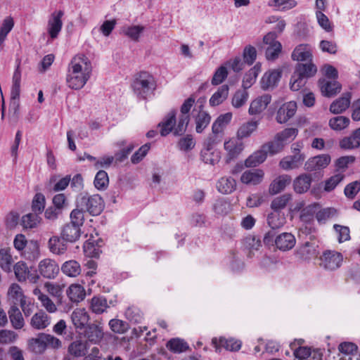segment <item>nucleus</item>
Returning <instances> with one entry per match:
<instances>
[{
  "label": "nucleus",
  "mask_w": 360,
  "mask_h": 360,
  "mask_svg": "<svg viewBox=\"0 0 360 360\" xmlns=\"http://www.w3.org/2000/svg\"><path fill=\"white\" fill-rule=\"evenodd\" d=\"M92 66L90 60L84 54L73 57L68 65L66 84L74 90L81 89L90 79Z\"/></svg>",
  "instance_id": "obj_1"
},
{
  "label": "nucleus",
  "mask_w": 360,
  "mask_h": 360,
  "mask_svg": "<svg viewBox=\"0 0 360 360\" xmlns=\"http://www.w3.org/2000/svg\"><path fill=\"white\" fill-rule=\"evenodd\" d=\"M157 86L154 77L148 72L137 73L131 83V88L139 99L145 100L153 94Z\"/></svg>",
  "instance_id": "obj_2"
},
{
  "label": "nucleus",
  "mask_w": 360,
  "mask_h": 360,
  "mask_svg": "<svg viewBox=\"0 0 360 360\" xmlns=\"http://www.w3.org/2000/svg\"><path fill=\"white\" fill-rule=\"evenodd\" d=\"M176 115V111L172 110L165 116L163 121L158 124V127H160V134L162 136L168 135L172 131L175 136H180L186 131L190 121V115H180L177 126L174 127Z\"/></svg>",
  "instance_id": "obj_3"
},
{
  "label": "nucleus",
  "mask_w": 360,
  "mask_h": 360,
  "mask_svg": "<svg viewBox=\"0 0 360 360\" xmlns=\"http://www.w3.org/2000/svg\"><path fill=\"white\" fill-rule=\"evenodd\" d=\"M77 206L85 210L91 215L98 216L103 212L105 203L98 194L93 195L82 194L77 200Z\"/></svg>",
  "instance_id": "obj_4"
},
{
  "label": "nucleus",
  "mask_w": 360,
  "mask_h": 360,
  "mask_svg": "<svg viewBox=\"0 0 360 360\" xmlns=\"http://www.w3.org/2000/svg\"><path fill=\"white\" fill-rule=\"evenodd\" d=\"M321 266L329 271L338 269L342 262L343 257L341 253L335 250H326L320 257Z\"/></svg>",
  "instance_id": "obj_5"
},
{
  "label": "nucleus",
  "mask_w": 360,
  "mask_h": 360,
  "mask_svg": "<svg viewBox=\"0 0 360 360\" xmlns=\"http://www.w3.org/2000/svg\"><path fill=\"white\" fill-rule=\"evenodd\" d=\"M13 269L15 277L19 282L25 281L27 279L30 282L36 283L39 279L37 271L36 270L32 272L30 271L24 262H17L14 265Z\"/></svg>",
  "instance_id": "obj_6"
},
{
  "label": "nucleus",
  "mask_w": 360,
  "mask_h": 360,
  "mask_svg": "<svg viewBox=\"0 0 360 360\" xmlns=\"http://www.w3.org/2000/svg\"><path fill=\"white\" fill-rule=\"evenodd\" d=\"M59 266L51 259H42L38 265L37 272L45 278L53 279L59 273Z\"/></svg>",
  "instance_id": "obj_7"
},
{
  "label": "nucleus",
  "mask_w": 360,
  "mask_h": 360,
  "mask_svg": "<svg viewBox=\"0 0 360 360\" xmlns=\"http://www.w3.org/2000/svg\"><path fill=\"white\" fill-rule=\"evenodd\" d=\"M64 12L61 10L56 11L51 13L48 20V33L51 39L58 37L63 27L62 18Z\"/></svg>",
  "instance_id": "obj_8"
},
{
  "label": "nucleus",
  "mask_w": 360,
  "mask_h": 360,
  "mask_svg": "<svg viewBox=\"0 0 360 360\" xmlns=\"http://www.w3.org/2000/svg\"><path fill=\"white\" fill-rule=\"evenodd\" d=\"M87 342L98 344L103 338L104 333L103 326L100 324L89 323L82 333Z\"/></svg>",
  "instance_id": "obj_9"
},
{
  "label": "nucleus",
  "mask_w": 360,
  "mask_h": 360,
  "mask_svg": "<svg viewBox=\"0 0 360 360\" xmlns=\"http://www.w3.org/2000/svg\"><path fill=\"white\" fill-rule=\"evenodd\" d=\"M330 162V156L322 154L309 158L304 165V168L309 172L321 170L326 168Z\"/></svg>",
  "instance_id": "obj_10"
},
{
  "label": "nucleus",
  "mask_w": 360,
  "mask_h": 360,
  "mask_svg": "<svg viewBox=\"0 0 360 360\" xmlns=\"http://www.w3.org/2000/svg\"><path fill=\"white\" fill-rule=\"evenodd\" d=\"M296 111V102H287L283 104L278 110L276 120L280 124L285 123L295 115Z\"/></svg>",
  "instance_id": "obj_11"
},
{
  "label": "nucleus",
  "mask_w": 360,
  "mask_h": 360,
  "mask_svg": "<svg viewBox=\"0 0 360 360\" xmlns=\"http://www.w3.org/2000/svg\"><path fill=\"white\" fill-rule=\"evenodd\" d=\"M352 93L345 92L330 105V112L335 115L344 112L351 105Z\"/></svg>",
  "instance_id": "obj_12"
},
{
  "label": "nucleus",
  "mask_w": 360,
  "mask_h": 360,
  "mask_svg": "<svg viewBox=\"0 0 360 360\" xmlns=\"http://www.w3.org/2000/svg\"><path fill=\"white\" fill-rule=\"evenodd\" d=\"M319 85L322 95L326 97L335 96L342 89V85L338 81H329L325 78L319 80Z\"/></svg>",
  "instance_id": "obj_13"
},
{
  "label": "nucleus",
  "mask_w": 360,
  "mask_h": 360,
  "mask_svg": "<svg viewBox=\"0 0 360 360\" xmlns=\"http://www.w3.org/2000/svg\"><path fill=\"white\" fill-rule=\"evenodd\" d=\"M13 84L11 91V103L16 108L19 106V98L20 93V82H21V71L20 69V63L16 66L13 75Z\"/></svg>",
  "instance_id": "obj_14"
},
{
  "label": "nucleus",
  "mask_w": 360,
  "mask_h": 360,
  "mask_svg": "<svg viewBox=\"0 0 360 360\" xmlns=\"http://www.w3.org/2000/svg\"><path fill=\"white\" fill-rule=\"evenodd\" d=\"M281 77V72L278 70H274L265 72L261 79V87L263 90L273 89L277 86Z\"/></svg>",
  "instance_id": "obj_15"
},
{
  "label": "nucleus",
  "mask_w": 360,
  "mask_h": 360,
  "mask_svg": "<svg viewBox=\"0 0 360 360\" xmlns=\"http://www.w3.org/2000/svg\"><path fill=\"white\" fill-rule=\"evenodd\" d=\"M271 96L269 94H264L253 100L249 108L250 115H258L263 112L270 103Z\"/></svg>",
  "instance_id": "obj_16"
},
{
  "label": "nucleus",
  "mask_w": 360,
  "mask_h": 360,
  "mask_svg": "<svg viewBox=\"0 0 360 360\" xmlns=\"http://www.w3.org/2000/svg\"><path fill=\"white\" fill-rule=\"evenodd\" d=\"M61 238L67 243H75L81 236V229L70 223L65 224L60 232Z\"/></svg>",
  "instance_id": "obj_17"
},
{
  "label": "nucleus",
  "mask_w": 360,
  "mask_h": 360,
  "mask_svg": "<svg viewBox=\"0 0 360 360\" xmlns=\"http://www.w3.org/2000/svg\"><path fill=\"white\" fill-rule=\"evenodd\" d=\"M317 247L314 242L307 241L297 249L296 255L301 259H311L317 256Z\"/></svg>",
  "instance_id": "obj_18"
},
{
  "label": "nucleus",
  "mask_w": 360,
  "mask_h": 360,
  "mask_svg": "<svg viewBox=\"0 0 360 360\" xmlns=\"http://www.w3.org/2000/svg\"><path fill=\"white\" fill-rule=\"evenodd\" d=\"M296 243L295 236L290 233H283L275 238V245L281 250L292 249Z\"/></svg>",
  "instance_id": "obj_19"
},
{
  "label": "nucleus",
  "mask_w": 360,
  "mask_h": 360,
  "mask_svg": "<svg viewBox=\"0 0 360 360\" xmlns=\"http://www.w3.org/2000/svg\"><path fill=\"white\" fill-rule=\"evenodd\" d=\"M73 325L77 329H84L88 324L89 316L85 309H75L71 315Z\"/></svg>",
  "instance_id": "obj_20"
},
{
  "label": "nucleus",
  "mask_w": 360,
  "mask_h": 360,
  "mask_svg": "<svg viewBox=\"0 0 360 360\" xmlns=\"http://www.w3.org/2000/svg\"><path fill=\"white\" fill-rule=\"evenodd\" d=\"M202 160L211 165H214L218 163L220 160V153L216 150L212 149L211 143H207L205 148L201 150L200 153Z\"/></svg>",
  "instance_id": "obj_21"
},
{
  "label": "nucleus",
  "mask_w": 360,
  "mask_h": 360,
  "mask_svg": "<svg viewBox=\"0 0 360 360\" xmlns=\"http://www.w3.org/2000/svg\"><path fill=\"white\" fill-rule=\"evenodd\" d=\"M212 343L218 349L219 347H224L226 349L236 352L238 351L241 347V341L234 339H226L224 338H220L219 342L216 338L212 340Z\"/></svg>",
  "instance_id": "obj_22"
},
{
  "label": "nucleus",
  "mask_w": 360,
  "mask_h": 360,
  "mask_svg": "<svg viewBox=\"0 0 360 360\" xmlns=\"http://www.w3.org/2000/svg\"><path fill=\"white\" fill-rule=\"evenodd\" d=\"M264 172L261 169H250L245 171L241 176L240 180L245 184H259L263 179Z\"/></svg>",
  "instance_id": "obj_23"
},
{
  "label": "nucleus",
  "mask_w": 360,
  "mask_h": 360,
  "mask_svg": "<svg viewBox=\"0 0 360 360\" xmlns=\"http://www.w3.org/2000/svg\"><path fill=\"white\" fill-rule=\"evenodd\" d=\"M312 178L310 174H302L298 176L293 182L294 190L297 193H306L310 188Z\"/></svg>",
  "instance_id": "obj_24"
},
{
  "label": "nucleus",
  "mask_w": 360,
  "mask_h": 360,
  "mask_svg": "<svg viewBox=\"0 0 360 360\" xmlns=\"http://www.w3.org/2000/svg\"><path fill=\"white\" fill-rule=\"evenodd\" d=\"M260 71L261 64L258 63L245 74L242 82V87L243 89H248L255 83L257 77Z\"/></svg>",
  "instance_id": "obj_25"
},
{
  "label": "nucleus",
  "mask_w": 360,
  "mask_h": 360,
  "mask_svg": "<svg viewBox=\"0 0 360 360\" xmlns=\"http://www.w3.org/2000/svg\"><path fill=\"white\" fill-rule=\"evenodd\" d=\"M291 57L293 60L311 61L312 54L307 44H300L297 46L292 51Z\"/></svg>",
  "instance_id": "obj_26"
},
{
  "label": "nucleus",
  "mask_w": 360,
  "mask_h": 360,
  "mask_svg": "<svg viewBox=\"0 0 360 360\" xmlns=\"http://www.w3.org/2000/svg\"><path fill=\"white\" fill-rule=\"evenodd\" d=\"M46 348L45 333H41L37 338L28 340V349L33 353L42 354Z\"/></svg>",
  "instance_id": "obj_27"
},
{
  "label": "nucleus",
  "mask_w": 360,
  "mask_h": 360,
  "mask_svg": "<svg viewBox=\"0 0 360 360\" xmlns=\"http://www.w3.org/2000/svg\"><path fill=\"white\" fill-rule=\"evenodd\" d=\"M66 241L58 236L51 237L48 242L49 250L56 255H62L67 250Z\"/></svg>",
  "instance_id": "obj_28"
},
{
  "label": "nucleus",
  "mask_w": 360,
  "mask_h": 360,
  "mask_svg": "<svg viewBox=\"0 0 360 360\" xmlns=\"http://www.w3.org/2000/svg\"><path fill=\"white\" fill-rule=\"evenodd\" d=\"M8 313L12 326L15 329H21L24 326L25 322L21 311L16 306L15 302L11 307Z\"/></svg>",
  "instance_id": "obj_29"
},
{
  "label": "nucleus",
  "mask_w": 360,
  "mask_h": 360,
  "mask_svg": "<svg viewBox=\"0 0 360 360\" xmlns=\"http://www.w3.org/2000/svg\"><path fill=\"white\" fill-rule=\"evenodd\" d=\"M229 92V86L227 84L221 85L210 98L209 103L210 106L215 107L221 104L228 98Z\"/></svg>",
  "instance_id": "obj_30"
},
{
  "label": "nucleus",
  "mask_w": 360,
  "mask_h": 360,
  "mask_svg": "<svg viewBox=\"0 0 360 360\" xmlns=\"http://www.w3.org/2000/svg\"><path fill=\"white\" fill-rule=\"evenodd\" d=\"M291 181V177L289 175H281L273 181L269 186V193L272 195L277 194L284 190L287 185Z\"/></svg>",
  "instance_id": "obj_31"
},
{
  "label": "nucleus",
  "mask_w": 360,
  "mask_h": 360,
  "mask_svg": "<svg viewBox=\"0 0 360 360\" xmlns=\"http://www.w3.org/2000/svg\"><path fill=\"white\" fill-rule=\"evenodd\" d=\"M217 190L223 194H229L233 192L236 188V181L231 177H222L217 182Z\"/></svg>",
  "instance_id": "obj_32"
},
{
  "label": "nucleus",
  "mask_w": 360,
  "mask_h": 360,
  "mask_svg": "<svg viewBox=\"0 0 360 360\" xmlns=\"http://www.w3.org/2000/svg\"><path fill=\"white\" fill-rule=\"evenodd\" d=\"M87 341L76 340L71 342L68 347V352L75 356L80 357L86 355L87 352Z\"/></svg>",
  "instance_id": "obj_33"
},
{
  "label": "nucleus",
  "mask_w": 360,
  "mask_h": 360,
  "mask_svg": "<svg viewBox=\"0 0 360 360\" xmlns=\"http://www.w3.org/2000/svg\"><path fill=\"white\" fill-rule=\"evenodd\" d=\"M50 324L49 316L44 311H39L34 314L31 319L30 325L32 328L41 330Z\"/></svg>",
  "instance_id": "obj_34"
},
{
  "label": "nucleus",
  "mask_w": 360,
  "mask_h": 360,
  "mask_svg": "<svg viewBox=\"0 0 360 360\" xmlns=\"http://www.w3.org/2000/svg\"><path fill=\"white\" fill-rule=\"evenodd\" d=\"M62 272L69 277H77L81 274L82 268L76 260H69L64 262L61 266Z\"/></svg>",
  "instance_id": "obj_35"
},
{
  "label": "nucleus",
  "mask_w": 360,
  "mask_h": 360,
  "mask_svg": "<svg viewBox=\"0 0 360 360\" xmlns=\"http://www.w3.org/2000/svg\"><path fill=\"white\" fill-rule=\"evenodd\" d=\"M340 147L345 150H352L360 147V137L353 131L349 136H345L340 141Z\"/></svg>",
  "instance_id": "obj_36"
},
{
  "label": "nucleus",
  "mask_w": 360,
  "mask_h": 360,
  "mask_svg": "<svg viewBox=\"0 0 360 360\" xmlns=\"http://www.w3.org/2000/svg\"><path fill=\"white\" fill-rule=\"evenodd\" d=\"M295 71L307 80L309 78L316 75L317 68L312 63H297L295 66Z\"/></svg>",
  "instance_id": "obj_37"
},
{
  "label": "nucleus",
  "mask_w": 360,
  "mask_h": 360,
  "mask_svg": "<svg viewBox=\"0 0 360 360\" xmlns=\"http://www.w3.org/2000/svg\"><path fill=\"white\" fill-rule=\"evenodd\" d=\"M232 116L231 112H226L225 114L220 115L212 124V133L218 134L219 133L222 132L224 128L231 122Z\"/></svg>",
  "instance_id": "obj_38"
},
{
  "label": "nucleus",
  "mask_w": 360,
  "mask_h": 360,
  "mask_svg": "<svg viewBox=\"0 0 360 360\" xmlns=\"http://www.w3.org/2000/svg\"><path fill=\"white\" fill-rule=\"evenodd\" d=\"M67 295L73 302H79L83 300L86 296L84 288L79 284L71 285L67 290Z\"/></svg>",
  "instance_id": "obj_39"
},
{
  "label": "nucleus",
  "mask_w": 360,
  "mask_h": 360,
  "mask_svg": "<svg viewBox=\"0 0 360 360\" xmlns=\"http://www.w3.org/2000/svg\"><path fill=\"white\" fill-rule=\"evenodd\" d=\"M267 154L262 146L261 149L255 152L245 160V165L248 167H255L264 162L266 159Z\"/></svg>",
  "instance_id": "obj_40"
},
{
  "label": "nucleus",
  "mask_w": 360,
  "mask_h": 360,
  "mask_svg": "<svg viewBox=\"0 0 360 360\" xmlns=\"http://www.w3.org/2000/svg\"><path fill=\"white\" fill-rule=\"evenodd\" d=\"M224 148L228 152V157L229 160L234 159L243 151L244 148L242 142L230 140L224 143Z\"/></svg>",
  "instance_id": "obj_41"
},
{
  "label": "nucleus",
  "mask_w": 360,
  "mask_h": 360,
  "mask_svg": "<svg viewBox=\"0 0 360 360\" xmlns=\"http://www.w3.org/2000/svg\"><path fill=\"white\" fill-rule=\"evenodd\" d=\"M101 245L96 243V240L93 238L88 239L83 245V249L86 256L89 257H98L101 253Z\"/></svg>",
  "instance_id": "obj_42"
},
{
  "label": "nucleus",
  "mask_w": 360,
  "mask_h": 360,
  "mask_svg": "<svg viewBox=\"0 0 360 360\" xmlns=\"http://www.w3.org/2000/svg\"><path fill=\"white\" fill-rule=\"evenodd\" d=\"M211 120L209 113L205 111L200 110L196 116H195V130L197 133H202L208 126Z\"/></svg>",
  "instance_id": "obj_43"
},
{
  "label": "nucleus",
  "mask_w": 360,
  "mask_h": 360,
  "mask_svg": "<svg viewBox=\"0 0 360 360\" xmlns=\"http://www.w3.org/2000/svg\"><path fill=\"white\" fill-rule=\"evenodd\" d=\"M41 218L35 213H28L22 216L21 225L23 229H32L36 228L41 222Z\"/></svg>",
  "instance_id": "obj_44"
},
{
  "label": "nucleus",
  "mask_w": 360,
  "mask_h": 360,
  "mask_svg": "<svg viewBox=\"0 0 360 360\" xmlns=\"http://www.w3.org/2000/svg\"><path fill=\"white\" fill-rule=\"evenodd\" d=\"M13 258L11 254V248H4L0 249V265L1 269L6 272L11 271Z\"/></svg>",
  "instance_id": "obj_45"
},
{
  "label": "nucleus",
  "mask_w": 360,
  "mask_h": 360,
  "mask_svg": "<svg viewBox=\"0 0 360 360\" xmlns=\"http://www.w3.org/2000/svg\"><path fill=\"white\" fill-rule=\"evenodd\" d=\"M292 195L289 193H285L274 198L271 203V208L274 212L281 213L285 208L288 203L291 200Z\"/></svg>",
  "instance_id": "obj_46"
},
{
  "label": "nucleus",
  "mask_w": 360,
  "mask_h": 360,
  "mask_svg": "<svg viewBox=\"0 0 360 360\" xmlns=\"http://www.w3.org/2000/svg\"><path fill=\"white\" fill-rule=\"evenodd\" d=\"M257 126L258 122L257 121H250L242 124L237 131L238 139L242 140L249 137L257 129Z\"/></svg>",
  "instance_id": "obj_47"
},
{
  "label": "nucleus",
  "mask_w": 360,
  "mask_h": 360,
  "mask_svg": "<svg viewBox=\"0 0 360 360\" xmlns=\"http://www.w3.org/2000/svg\"><path fill=\"white\" fill-rule=\"evenodd\" d=\"M350 123V120L345 116H336L329 120L328 125L334 131H342L346 129Z\"/></svg>",
  "instance_id": "obj_48"
},
{
  "label": "nucleus",
  "mask_w": 360,
  "mask_h": 360,
  "mask_svg": "<svg viewBox=\"0 0 360 360\" xmlns=\"http://www.w3.org/2000/svg\"><path fill=\"white\" fill-rule=\"evenodd\" d=\"M285 223V218L283 214L273 211L267 216V224L273 230L282 227Z\"/></svg>",
  "instance_id": "obj_49"
},
{
  "label": "nucleus",
  "mask_w": 360,
  "mask_h": 360,
  "mask_svg": "<svg viewBox=\"0 0 360 360\" xmlns=\"http://www.w3.org/2000/svg\"><path fill=\"white\" fill-rule=\"evenodd\" d=\"M108 307L107 300L103 296H94L91 301V309L95 314H102Z\"/></svg>",
  "instance_id": "obj_50"
},
{
  "label": "nucleus",
  "mask_w": 360,
  "mask_h": 360,
  "mask_svg": "<svg viewBox=\"0 0 360 360\" xmlns=\"http://www.w3.org/2000/svg\"><path fill=\"white\" fill-rule=\"evenodd\" d=\"M167 347L174 353H181L186 351L189 348L187 342L179 338L171 339L167 343Z\"/></svg>",
  "instance_id": "obj_51"
},
{
  "label": "nucleus",
  "mask_w": 360,
  "mask_h": 360,
  "mask_svg": "<svg viewBox=\"0 0 360 360\" xmlns=\"http://www.w3.org/2000/svg\"><path fill=\"white\" fill-rule=\"evenodd\" d=\"M46 199L44 195L41 193L34 195L32 202V210L33 213L41 214L45 208Z\"/></svg>",
  "instance_id": "obj_52"
},
{
  "label": "nucleus",
  "mask_w": 360,
  "mask_h": 360,
  "mask_svg": "<svg viewBox=\"0 0 360 360\" xmlns=\"http://www.w3.org/2000/svg\"><path fill=\"white\" fill-rule=\"evenodd\" d=\"M214 212L219 215H226L231 210V205L224 198L218 199L213 205Z\"/></svg>",
  "instance_id": "obj_53"
},
{
  "label": "nucleus",
  "mask_w": 360,
  "mask_h": 360,
  "mask_svg": "<svg viewBox=\"0 0 360 360\" xmlns=\"http://www.w3.org/2000/svg\"><path fill=\"white\" fill-rule=\"evenodd\" d=\"M243 244L245 249L249 250L248 256L250 257H252V251L258 250L262 245L260 238L255 236H248L245 237Z\"/></svg>",
  "instance_id": "obj_54"
},
{
  "label": "nucleus",
  "mask_w": 360,
  "mask_h": 360,
  "mask_svg": "<svg viewBox=\"0 0 360 360\" xmlns=\"http://www.w3.org/2000/svg\"><path fill=\"white\" fill-rule=\"evenodd\" d=\"M8 294L13 300V304L19 302L20 304L25 300L22 289L18 284L13 283L8 288Z\"/></svg>",
  "instance_id": "obj_55"
},
{
  "label": "nucleus",
  "mask_w": 360,
  "mask_h": 360,
  "mask_svg": "<svg viewBox=\"0 0 360 360\" xmlns=\"http://www.w3.org/2000/svg\"><path fill=\"white\" fill-rule=\"evenodd\" d=\"M124 315L127 320L134 323H141L143 319V313L141 311L139 308L134 306L128 307L125 311Z\"/></svg>",
  "instance_id": "obj_56"
},
{
  "label": "nucleus",
  "mask_w": 360,
  "mask_h": 360,
  "mask_svg": "<svg viewBox=\"0 0 360 360\" xmlns=\"http://www.w3.org/2000/svg\"><path fill=\"white\" fill-rule=\"evenodd\" d=\"M249 94L245 89L238 90L232 98L231 103L236 108L242 107L248 101Z\"/></svg>",
  "instance_id": "obj_57"
},
{
  "label": "nucleus",
  "mask_w": 360,
  "mask_h": 360,
  "mask_svg": "<svg viewBox=\"0 0 360 360\" xmlns=\"http://www.w3.org/2000/svg\"><path fill=\"white\" fill-rule=\"evenodd\" d=\"M109 183L108 175L104 170H99L94 179V186L98 190H105Z\"/></svg>",
  "instance_id": "obj_58"
},
{
  "label": "nucleus",
  "mask_w": 360,
  "mask_h": 360,
  "mask_svg": "<svg viewBox=\"0 0 360 360\" xmlns=\"http://www.w3.org/2000/svg\"><path fill=\"white\" fill-rule=\"evenodd\" d=\"M297 3L294 0H270L268 5L277 10H289L294 8Z\"/></svg>",
  "instance_id": "obj_59"
},
{
  "label": "nucleus",
  "mask_w": 360,
  "mask_h": 360,
  "mask_svg": "<svg viewBox=\"0 0 360 360\" xmlns=\"http://www.w3.org/2000/svg\"><path fill=\"white\" fill-rule=\"evenodd\" d=\"M284 144L275 136L273 141L268 142L262 145L263 148L266 152V154L275 155L280 153L283 148Z\"/></svg>",
  "instance_id": "obj_60"
},
{
  "label": "nucleus",
  "mask_w": 360,
  "mask_h": 360,
  "mask_svg": "<svg viewBox=\"0 0 360 360\" xmlns=\"http://www.w3.org/2000/svg\"><path fill=\"white\" fill-rule=\"evenodd\" d=\"M110 329L115 333L123 334L126 333L129 328V324L122 320L113 319L109 321Z\"/></svg>",
  "instance_id": "obj_61"
},
{
  "label": "nucleus",
  "mask_w": 360,
  "mask_h": 360,
  "mask_svg": "<svg viewBox=\"0 0 360 360\" xmlns=\"http://www.w3.org/2000/svg\"><path fill=\"white\" fill-rule=\"evenodd\" d=\"M84 212L85 210L78 207L74 209L70 213V224L77 226L80 228L84 222Z\"/></svg>",
  "instance_id": "obj_62"
},
{
  "label": "nucleus",
  "mask_w": 360,
  "mask_h": 360,
  "mask_svg": "<svg viewBox=\"0 0 360 360\" xmlns=\"http://www.w3.org/2000/svg\"><path fill=\"white\" fill-rule=\"evenodd\" d=\"M298 130L295 128H286L282 131L276 134V139L283 144L288 141H292L297 135Z\"/></svg>",
  "instance_id": "obj_63"
},
{
  "label": "nucleus",
  "mask_w": 360,
  "mask_h": 360,
  "mask_svg": "<svg viewBox=\"0 0 360 360\" xmlns=\"http://www.w3.org/2000/svg\"><path fill=\"white\" fill-rule=\"evenodd\" d=\"M345 175L340 173L336 174L325 181L323 190L326 192L333 191L336 186L344 179Z\"/></svg>",
  "instance_id": "obj_64"
}]
</instances>
